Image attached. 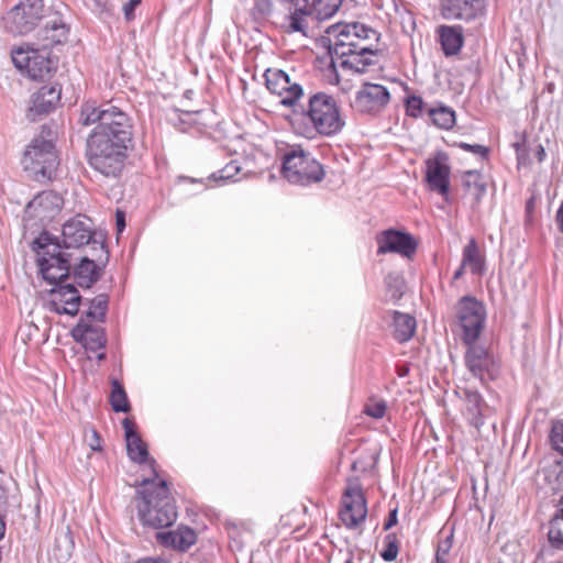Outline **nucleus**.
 <instances>
[{
  "label": "nucleus",
  "instance_id": "nucleus-1",
  "mask_svg": "<svg viewBox=\"0 0 563 563\" xmlns=\"http://www.w3.org/2000/svg\"><path fill=\"white\" fill-rule=\"evenodd\" d=\"M32 250L36 254L38 273L47 283L55 285L48 295V309L58 314L75 316L79 310L81 297L75 286L62 284L70 269L68 254L62 252L59 243L47 232L41 233L32 242Z\"/></svg>",
  "mask_w": 563,
  "mask_h": 563
},
{
  "label": "nucleus",
  "instance_id": "nucleus-2",
  "mask_svg": "<svg viewBox=\"0 0 563 563\" xmlns=\"http://www.w3.org/2000/svg\"><path fill=\"white\" fill-rule=\"evenodd\" d=\"M331 68L364 73L373 64L378 33L365 24L338 23L328 27Z\"/></svg>",
  "mask_w": 563,
  "mask_h": 563
},
{
  "label": "nucleus",
  "instance_id": "nucleus-3",
  "mask_svg": "<svg viewBox=\"0 0 563 563\" xmlns=\"http://www.w3.org/2000/svg\"><path fill=\"white\" fill-rule=\"evenodd\" d=\"M78 122L84 126L96 124L88 136L132 145L133 121L126 112L115 106L86 101L80 106Z\"/></svg>",
  "mask_w": 563,
  "mask_h": 563
},
{
  "label": "nucleus",
  "instance_id": "nucleus-4",
  "mask_svg": "<svg viewBox=\"0 0 563 563\" xmlns=\"http://www.w3.org/2000/svg\"><path fill=\"white\" fill-rule=\"evenodd\" d=\"M141 503L137 505L142 522L156 529L172 526L177 519V510L170 497L167 483H159L151 489L139 490Z\"/></svg>",
  "mask_w": 563,
  "mask_h": 563
},
{
  "label": "nucleus",
  "instance_id": "nucleus-5",
  "mask_svg": "<svg viewBox=\"0 0 563 563\" xmlns=\"http://www.w3.org/2000/svg\"><path fill=\"white\" fill-rule=\"evenodd\" d=\"M306 117L307 129L303 132H295L298 135L309 136L314 130L319 134L331 136L338 134L344 126L336 100L324 92H318L308 98Z\"/></svg>",
  "mask_w": 563,
  "mask_h": 563
},
{
  "label": "nucleus",
  "instance_id": "nucleus-6",
  "mask_svg": "<svg viewBox=\"0 0 563 563\" xmlns=\"http://www.w3.org/2000/svg\"><path fill=\"white\" fill-rule=\"evenodd\" d=\"M102 139L88 136V163L103 176L117 177L125 166L128 152L132 145Z\"/></svg>",
  "mask_w": 563,
  "mask_h": 563
},
{
  "label": "nucleus",
  "instance_id": "nucleus-7",
  "mask_svg": "<svg viewBox=\"0 0 563 563\" xmlns=\"http://www.w3.org/2000/svg\"><path fill=\"white\" fill-rule=\"evenodd\" d=\"M22 164L37 180L53 178L59 158L49 130L43 128L41 134L33 139L23 154Z\"/></svg>",
  "mask_w": 563,
  "mask_h": 563
},
{
  "label": "nucleus",
  "instance_id": "nucleus-8",
  "mask_svg": "<svg viewBox=\"0 0 563 563\" xmlns=\"http://www.w3.org/2000/svg\"><path fill=\"white\" fill-rule=\"evenodd\" d=\"M324 177L322 165L299 145L284 146V179L290 184L308 186Z\"/></svg>",
  "mask_w": 563,
  "mask_h": 563
},
{
  "label": "nucleus",
  "instance_id": "nucleus-9",
  "mask_svg": "<svg viewBox=\"0 0 563 563\" xmlns=\"http://www.w3.org/2000/svg\"><path fill=\"white\" fill-rule=\"evenodd\" d=\"M12 62L18 69L34 80L51 77L57 68V59L52 56L51 51L34 45V43L14 49Z\"/></svg>",
  "mask_w": 563,
  "mask_h": 563
},
{
  "label": "nucleus",
  "instance_id": "nucleus-10",
  "mask_svg": "<svg viewBox=\"0 0 563 563\" xmlns=\"http://www.w3.org/2000/svg\"><path fill=\"white\" fill-rule=\"evenodd\" d=\"M307 109L308 98L301 80L284 71V119L288 121L294 132L306 131Z\"/></svg>",
  "mask_w": 563,
  "mask_h": 563
},
{
  "label": "nucleus",
  "instance_id": "nucleus-11",
  "mask_svg": "<svg viewBox=\"0 0 563 563\" xmlns=\"http://www.w3.org/2000/svg\"><path fill=\"white\" fill-rule=\"evenodd\" d=\"M457 320L463 330V342L474 343L484 329L486 309L476 298L465 296L457 303Z\"/></svg>",
  "mask_w": 563,
  "mask_h": 563
},
{
  "label": "nucleus",
  "instance_id": "nucleus-12",
  "mask_svg": "<svg viewBox=\"0 0 563 563\" xmlns=\"http://www.w3.org/2000/svg\"><path fill=\"white\" fill-rule=\"evenodd\" d=\"M43 0H21L5 18V27L13 34L31 32L43 18Z\"/></svg>",
  "mask_w": 563,
  "mask_h": 563
},
{
  "label": "nucleus",
  "instance_id": "nucleus-13",
  "mask_svg": "<svg viewBox=\"0 0 563 563\" xmlns=\"http://www.w3.org/2000/svg\"><path fill=\"white\" fill-rule=\"evenodd\" d=\"M467 349L464 363L467 371L482 383L494 380L499 373V364L492 351L474 343H465Z\"/></svg>",
  "mask_w": 563,
  "mask_h": 563
},
{
  "label": "nucleus",
  "instance_id": "nucleus-14",
  "mask_svg": "<svg viewBox=\"0 0 563 563\" xmlns=\"http://www.w3.org/2000/svg\"><path fill=\"white\" fill-rule=\"evenodd\" d=\"M366 499L357 483H351L342 496L340 519L347 529L358 528L366 519Z\"/></svg>",
  "mask_w": 563,
  "mask_h": 563
},
{
  "label": "nucleus",
  "instance_id": "nucleus-15",
  "mask_svg": "<svg viewBox=\"0 0 563 563\" xmlns=\"http://www.w3.org/2000/svg\"><path fill=\"white\" fill-rule=\"evenodd\" d=\"M375 240L378 255L396 253L410 258L416 253L418 246L411 234L394 229L379 232Z\"/></svg>",
  "mask_w": 563,
  "mask_h": 563
},
{
  "label": "nucleus",
  "instance_id": "nucleus-16",
  "mask_svg": "<svg viewBox=\"0 0 563 563\" xmlns=\"http://www.w3.org/2000/svg\"><path fill=\"white\" fill-rule=\"evenodd\" d=\"M63 244L66 249L80 247L85 244L99 245L104 250L103 242L93 238V231L86 217L77 216L66 221L62 230Z\"/></svg>",
  "mask_w": 563,
  "mask_h": 563
},
{
  "label": "nucleus",
  "instance_id": "nucleus-17",
  "mask_svg": "<svg viewBox=\"0 0 563 563\" xmlns=\"http://www.w3.org/2000/svg\"><path fill=\"white\" fill-rule=\"evenodd\" d=\"M389 100L390 93L385 86L365 82L356 92L355 106L361 112L377 113L388 104Z\"/></svg>",
  "mask_w": 563,
  "mask_h": 563
},
{
  "label": "nucleus",
  "instance_id": "nucleus-18",
  "mask_svg": "<svg viewBox=\"0 0 563 563\" xmlns=\"http://www.w3.org/2000/svg\"><path fill=\"white\" fill-rule=\"evenodd\" d=\"M426 166V180L430 190L439 192L448 201L451 168L446 155L439 153L433 158H429Z\"/></svg>",
  "mask_w": 563,
  "mask_h": 563
},
{
  "label": "nucleus",
  "instance_id": "nucleus-19",
  "mask_svg": "<svg viewBox=\"0 0 563 563\" xmlns=\"http://www.w3.org/2000/svg\"><path fill=\"white\" fill-rule=\"evenodd\" d=\"M288 15L284 22V33H298L302 37L309 36V18L312 15L310 11L309 0H284Z\"/></svg>",
  "mask_w": 563,
  "mask_h": 563
},
{
  "label": "nucleus",
  "instance_id": "nucleus-20",
  "mask_svg": "<svg viewBox=\"0 0 563 563\" xmlns=\"http://www.w3.org/2000/svg\"><path fill=\"white\" fill-rule=\"evenodd\" d=\"M62 208V198L53 191H43L35 196L26 206V219L44 221L54 217Z\"/></svg>",
  "mask_w": 563,
  "mask_h": 563
},
{
  "label": "nucleus",
  "instance_id": "nucleus-21",
  "mask_svg": "<svg viewBox=\"0 0 563 563\" xmlns=\"http://www.w3.org/2000/svg\"><path fill=\"white\" fill-rule=\"evenodd\" d=\"M60 101V89L56 86H43L31 97L26 117L36 121L41 115L53 111Z\"/></svg>",
  "mask_w": 563,
  "mask_h": 563
},
{
  "label": "nucleus",
  "instance_id": "nucleus-22",
  "mask_svg": "<svg viewBox=\"0 0 563 563\" xmlns=\"http://www.w3.org/2000/svg\"><path fill=\"white\" fill-rule=\"evenodd\" d=\"M71 334L77 342L90 351L102 350L107 343L104 329L101 325L92 324L85 318H80Z\"/></svg>",
  "mask_w": 563,
  "mask_h": 563
},
{
  "label": "nucleus",
  "instance_id": "nucleus-23",
  "mask_svg": "<svg viewBox=\"0 0 563 563\" xmlns=\"http://www.w3.org/2000/svg\"><path fill=\"white\" fill-rule=\"evenodd\" d=\"M484 0H442V15L449 20L471 21L482 12Z\"/></svg>",
  "mask_w": 563,
  "mask_h": 563
},
{
  "label": "nucleus",
  "instance_id": "nucleus-24",
  "mask_svg": "<svg viewBox=\"0 0 563 563\" xmlns=\"http://www.w3.org/2000/svg\"><path fill=\"white\" fill-rule=\"evenodd\" d=\"M461 398L464 401V417L470 424L479 429L484 423L483 412L487 407L482 395L477 390L463 388L461 389Z\"/></svg>",
  "mask_w": 563,
  "mask_h": 563
},
{
  "label": "nucleus",
  "instance_id": "nucleus-25",
  "mask_svg": "<svg viewBox=\"0 0 563 563\" xmlns=\"http://www.w3.org/2000/svg\"><path fill=\"white\" fill-rule=\"evenodd\" d=\"M68 31L67 25L59 18H55L37 32V42L34 45L51 51L53 46L67 40Z\"/></svg>",
  "mask_w": 563,
  "mask_h": 563
},
{
  "label": "nucleus",
  "instance_id": "nucleus-26",
  "mask_svg": "<svg viewBox=\"0 0 563 563\" xmlns=\"http://www.w3.org/2000/svg\"><path fill=\"white\" fill-rule=\"evenodd\" d=\"M124 435L126 441V450L129 457L139 464L148 461V451L146 444L142 441L136 432L135 423L133 420L125 418L122 421Z\"/></svg>",
  "mask_w": 563,
  "mask_h": 563
},
{
  "label": "nucleus",
  "instance_id": "nucleus-27",
  "mask_svg": "<svg viewBox=\"0 0 563 563\" xmlns=\"http://www.w3.org/2000/svg\"><path fill=\"white\" fill-rule=\"evenodd\" d=\"M196 539L195 530L185 526H180L173 531L157 533V540L161 544L180 551L189 549L195 544Z\"/></svg>",
  "mask_w": 563,
  "mask_h": 563
},
{
  "label": "nucleus",
  "instance_id": "nucleus-28",
  "mask_svg": "<svg viewBox=\"0 0 563 563\" xmlns=\"http://www.w3.org/2000/svg\"><path fill=\"white\" fill-rule=\"evenodd\" d=\"M462 263L474 275L481 276L485 273V256L482 254L475 239H471L464 246Z\"/></svg>",
  "mask_w": 563,
  "mask_h": 563
},
{
  "label": "nucleus",
  "instance_id": "nucleus-29",
  "mask_svg": "<svg viewBox=\"0 0 563 563\" xmlns=\"http://www.w3.org/2000/svg\"><path fill=\"white\" fill-rule=\"evenodd\" d=\"M101 268L98 267L95 261L84 257L78 266L75 268V279L82 288H89L100 277Z\"/></svg>",
  "mask_w": 563,
  "mask_h": 563
},
{
  "label": "nucleus",
  "instance_id": "nucleus-30",
  "mask_svg": "<svg viewBox=\"0 0 563 563\" xmlns=\"http://www.w3.org/2000/svg\"><path fill=\"white\" fill-rule=\"evenodd\" d=\"M394 338L398 342H407L416 331V320L413 317L399 311H394Z\"/></svg>",
  "mask_w": 563,
  "mask_h": 563
},
{
  "label": "nucleus",
  "instance_id": "nucleus-31",
  "mask_svg": "<svg viewBox=\"0 0 563 563\" xmlns=\"http://www.w3.org/2000/svg\"><path fill=\"white\" fill-rule=\"evenodd\" d=\"M462 180L466 192L472 195L475 202L478 203L486 194L485 177L477 170H467L463 174Z\"/></svg>",
  "mask_w": 563,
  "mask_h": 563
},
{
  "label": "nucleus",
  "instance_id": "nucleus-32",
  "mask_svg": "<svg viewBox=\"0 0 563 563\" xmlns=\"http://www.w3.org/2000/svg\"><path fill=\"white\" fill-rule=\"evenodd\" d=\"M560 506L550 521L548 541L554 550L563 551V497L560 499Z\"/></svg>",
  "mask_w": 563,
  "mask_h": 563
},
{
  "label": "nucleus",
  "instance_id": "nucleus-33",
  "mask_svg": "<svg viewBox=\"0 0 563 563\" xmlns=\"http://www.w3.org/2000/svg\"><path fill=\"white\" fill-rule=\"evenodd\" d=\"M440 41L446 55L456 54L463 44L461 32L451 26H442L440 30Z\"/></svg>",
  "mask_w": 563,
  "mask_h": 563
},
{
  "label": "nucleus",
  "instance_id": "nucleus-34",
  "mask_svg": "<svg viewBox=\"0 0 563 563\" xmlns=\"http://www.w3.org/2000/svg\"><path fill=\"white\" fill-rule=\"evenodd\" d=\"M427 112L433 124L440 129L450 130L455 124V112L449 107L428 108Z\"/></svg>",
  "mask_w": 563,
  "mask_h": 563
},
{
  "label": "nucleus",
  "instance_id": "nucleus-35",
  "mask_svg": "<svg viewBox=\"0 0 563 563\" xmlns=\"http://www.w3.org/2000/svg\"><path fill=\"white\" fill-rule=\"evenodd\" d=\"M342 2L343 0H313L310 11L317 20H327L338 12Z\"/></svg>",
  "mask_w": 563,
  "mask_h": 563
},
{
  "label": "nucleus",
  "instance_id": "nucleus-36",
  "mask_svg": "<svg viewBox=\"0 0 563 563\" xmlns=\"http://www.w3.org/2000/svg\"><path fill=\"white\" fill-rule=\"evenodd\" d=\"M110 404L115 412H129L131 410L126 393L123 386L115 379L112 382Z\"/></svg>",
  "mask_w": 563,
  "mask_h": 563
},
{
  "label": "nucleus",
  "instance_id": "nucleus-37",
  "mask_svg": "<svg viewBox=\"0 0 563 563\" xmlns=\"http://www.w3.org/2000/svg\"><path fill=\"white\" fill-rule=\"evenodd\" d=\"M109 298L104 294H100L96 296L91 301L89 309L84 317L88 321L96 320L98 322H102L104 320L107 309H108Z\"/></svg>",
  "mask_w": 563,
  "mask_h": 563
},
{
  "label": "nucleus",
  "instance_id": "nucleus-38",
  "mask_svg": "<svg viewBox=\"0 0 563 563\" xmlns=\"http://www.w3.org/2000/svg\"><path fill=\"white\" fill-rule=\"evenodd\" d=\"M377 459V449L366 450L352 463V468L357 472H366L375 466Z\"/></svg>",
  "mask_w": 563,
  "mask_h": 563
},
{
  "label": "nucleus",
  "instance_id": "nucleus-39",
  "mask_svg": "<svg viewBox=\"0 0 563 563\" xmlns=\"http://www.w3.org/2000/svg\"><path fill=\"white\" fill-rule=\"evenodd\" d=\"M384 548L380 556L386 562H393L397 559L399 552V540L395 533H388L383 541Z\"/></svg>",
  "mask_w": 563,
  "mask_h": 563
},
{
  "label": "nucleus",
  "instance_id": "nucleus-40",
  "mask_svg": "<svg viewBox=\"0 0 563 563\" xmlns=\"http://www.w3.org/2000/svg\"><path fill=\"white\" fill-rule=\"evenodd\" d=\"M387 404L383 399L371 398L364 406L363 412L374 419H380L385 416Z\"/></svg>",
  "mask_w": 563,
  "mask_h": 563
},
{
  "label": "nucleus",
  "instance_id": "nucleus-41",
  "mask_svg": "<svg viewBox=\"0 0 563 563\" xmlns=\"http://www.w3.org/2000/svg\"><path fill=\"white\" fill-rule=\"evenodd\" d=\"M424 102L421 97L411 95L405 99V108L407 115L419 118L424 109Z\"/></svg>",
  "mask_w": 563,
  "mask_h": 563
},
{
  "label": "nucleus",
  "instance_id": "nucleus-42",
  "mask_svg": "<svg viewBox=\"0 0 563 563\" xmlns=\"http://www.w3.org/2000/svg\"><path fill=\"white\" fill-rule=\"evenodd\" d=\"M453 544V533L439 540L435 552V563H448Z\"/></svg>",
  "mask_w": 563,
  "mask_h": 563
},
{
  "label": "nucleus",
  "instance_id": "nucleus-43",
  "mask_svg": "<svg viewBox=\"0 0 563 563\" xmlns=\"http://www.w3.org/2000/svg\"><path fill=\"white\" fill-rule=\"evenodd\" d=\"M266 87L273 93L280 96L282 87L279 85V79L282 78V69H267L264 74Z\"/></svg>",
  "mask_w": 563,
  "mask_h": 563
},
{
  "label": "nucleus",
  "instance_id": "nucleus-44",
  "mask_svg": "<svg viewBox=\"0 0 563 563\" xmlns=\"http://www.w3.org/2000/svg\"><path fill=\"white\" fill-rule=\"evenodd\" d=\"M241 170V166L236 161H231L227 164L222 169L212 174L214 180H231L234 179V176L238 175Z\"/></svg>",
  "mask_w": 563,
  "mask_h": 563
},
{
  "label": "nucleus",
  "instance_id": "nucleus-45",
  "mask_svg": "<svg viewBox=\"0 0 563 563\" xmlns=\"http://www.w3.org/2000/svg\"><path fill=\"white\" fill-rule=\"evenodd\" d=\"M550 440L553 449L563 454V423L552 427Z\"/></svg>",
  "mask_w": 563,
  "mask_h": 563
},
{
  "label": "nucleus",
  "instance_id": "nucleus-46",
  "mask_svg": "<svg viewBox=\"0 0 563 563\" xmlns=\"http://www.w3.org/2000/svg\"><path fill=\"white\" fill-rule=\"evenodd\" d=\"M457 146L466 152H472L476 155H479L483 158H486L489 152L488 147L481 144H468L465 142H461L457 144Z\"/></svg>",
  "mask_w": 563,
  "mask_h": 563
},
{
  "label": "nucleus",
  "instance_id": "nucleus-47",
  "mask_svg": "<svg viewBox=\"0 0 563 563\" xmlns=\"http://www.w3.org/2000/svg\"><path fill=\"white\" fill-rule=\"evenodd\" d=\"M254 9L260 15L266 16L273 11V2L272 0H256Z\"/></svg>",
  "mask_w": 563,
  "mask_h": 563
},
{
  "label": "nucleus",
  "instance_id": "nucleus-48",
  "mask_svg": "<svg viewBox=\"0 0 563 563\" xmlns=\"http://www.w3.org/2000/svg\"><path fill=\"white\" fill-rule=\"evenodd\" d=\"M141 3V0H128L123 4V12L126 21H131L134 18V9Z\"/></svg>",
  "mask_w": 563,
  "mask_h": 563
},
{
  "label": "nucleus",
  "instance_id": "nucleus-49",
  "mask_svg": "<svg viewBox=\"0 0 563 563\" xmlns=\"http://www.w3.org/2000/svg\"><path fill=\"white\" fill-rule=\"evenodd\" d=\"M101 442H102V440H101L99 433L96 430H91V435H90V440H89V446L91 448V450L100 451L102 449Z\"/></svg>",
  "mask_w": 563,
  "mask_h": 563
},
{
  "label": "nucleus",
  "instance_id": "nucleus-50",
  "mask_svg": "<svg viewBox=\"0 0 563 563\" xmlns=\"http://www.w3.org/2000/svg\"><path fill=\"white\" fill-rule=\"evenodd\" d=\"M115 224L118 233L123 232L125 229V214L121 210H117L115 212Z\"/></svg>",
  "mask_w": 563,
  "mask_h": 563
},
{
  "label": "nucleus",
  "instance_id": "nucleus-51",
  "mask_svg": "<svg viewBox=\"0 0 563 563\" xmlns=\"http://www.w3.org/2000/svg\"><path fill=\"white\" fill-rule=\"evenodd\" d=\"M8 507V495L5 489L0 486V515H5Z\"/></svg>",
  "mask_w": 563,
  "mask_h": 563
},
{
  "label": "nucleus",
  "instance_id": "nucleus-52",
  "mask_svg": "<svg viewBox=\"0 0 563 563\" xmlns=\"http://www.w3.org/2000/svg\"><path fill=\"white\" fill-rule=\"evenodd\" d=\"M555 223H556L558 229L560 230V232L563 234V200L561 201L560 207L556 210Z\"/></svg>",
  "mask_w": 563,
  "mask_h": 563
},
{
  "label": "nucleus",
  "instance_id": "nucleus-53",
  "mask_svg": "<svg viewBox=\"0 0 563 563\" xmlns=\"http://www.w3.org/2000/svg\"><path fill=\"white\" fill-rule=\"evenodd\" d=\"M396 523H397V509H394L389 512V517H388V520L384 525V529L389 530Z\"/></svg>",
  "mask_w": 563,
  "mask_h": 563
},
{
  "label": "nucleus",
  "instance_id": "nucleus-54",
  "mask_svg": "<svg viewBox=\"0 0 563 563\" xmlns=\"http://www.w3.org/2000/svg\"><path fill=\"white\" fill-rule=\"evenodd\" d=\"M151 467H152V472H153V478H144L141 481L140 483V486H148L151 485L156 478H157V472L156 470L154 468V461H151Z\"/></svg>",
  "mask_w": 563,
  "mask_h": 563
},
{
  "label": "nucleus",
  "instance_id": "nucleus-55",
  "mask_svg": "<svg viewBox=\"0 0 563 563\" xmlns=\"http://www.w3.org/2000/svg\"><path fill=\"white\" fill-rule=\"evenodd\" d=\"M5 533V515H0V540Z\"/></svg>",
  "mask_w": 563,
  "mask_h": 563
},
{
  "label": "nucleus",
  "instance_id": "nucleus-56",
  "mask_svg": "<svg viewBox=\"0 0 563 563\" xmlns=\"http://www.w3.org/2000/svg\"><path fill=\"white\" fill-rule=\"evenodd\" d=\"M465 268H466V266H463V263H461L460 267L455 271V273L453 275V279L454 280L460 279L463 276Z\"/></svg>",
  "mask_w": 563,
  "mask_h": 563
},
{
  "label": "nucleus",
  "instance_id": "nucleus-57",
  "mask_svg": "<svg viewBox=\"0 0 563 563\" xmlns=\"http://www.w3.org/2000/svg\"><path fill=\"white\" fill-rule=\"evenodd\" d=\"M139 563H169L167 560L165 559H145V560H142L140 561Z\"/></svg>",
  "mask_w": 563,
  "mask_h": 563
},
{
  "label": "nucleus",
  "instance_id": "nucleus-58",
  "mask_svg": "<svg viewBox=\"0 0 563 563\" xmlns=\"http://www.w3.org/2000/svg\"><path fill=\"white\" fill-rule=\"evenodd\" d=\"M96 4L100 8L101 12H104L108 10L107 8V0H93Z\"/></svg>",
  "mask_w": 563,
  "mask_h": 563
},
{
  "label": "nucleus",
  "instance_id": "nucleus-59",
  "mask_svg": "<svg viewBox=\"0 0 563 563\" xmlns=\"http://www.w3.org/2000/svg\"><path fill=\"white\" fill-rule=\"evenodd\" d=\"M401 297V291L400 289H396L394 292H393V298L395 299H399Z\"/></svg>",
  "mask_w": 563,
  "mask_h": 563
},
{
  "label": "nucleus",
  "instance_id": "nucleus-60",
  "mask_svg": "<svg viewBox=\"0 0 563 563\" xmlns=\"http://www.w3.org/2000/svg\"><path fill=\"white\" fill-rule=\"evenodd\" d=\"M544 148L543 147H540V151H539V161H542L543 156H544Z\"/></svg>",
  "mask_w": 563,
  "mask_h": 563
},
{
  "label": "nucleus",
  "instance_id": "nucleus-61",
  "mask_svg": "<svg viewBox=\"0 0 563 563\" xmlns=\"http://www.w3.org/2000/svg\"><path fill=\"white\" fill-rule=\"evenodd\" d=\"M268 180H269V181H275V180H276V175H275V174H273V173H271V174L268 175Z\"/></svg>",
  "mask_w": 563,
  "mask_h": 563
},
{
  "label": "nucleus",
  "instance_id": "nucleus-62",
  "mask_svg": "<svg viewBox=\"0 0 563 563\" xmlns=\"http://www.w3.org/2000/svg\"><path fill=\"white\" fill-rule=\"evenodd\" d=\"M97 358H98L99 361L104 360V358H106V354H104L103 352H102V353H99V354L97 355Z\"/></svg>",
  "mask_w": 563,
  "mask_h": 563
},
{
  "label": "nucleus",
  "instance_id": "nucleus-63",
  "mask_svg": "<svg viewBox=\"0 0 563 563\" xmlns=\"http://www.w3.org/2000/svg\"><path fill=\"white\" fill-rule=\"evenodd\" d=\"M345 563H352L351 561H346Z\"/></svg>",
  "mask_w": 563,
  "mask_h": 563
}]
</instances>
